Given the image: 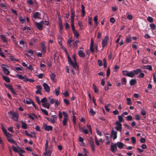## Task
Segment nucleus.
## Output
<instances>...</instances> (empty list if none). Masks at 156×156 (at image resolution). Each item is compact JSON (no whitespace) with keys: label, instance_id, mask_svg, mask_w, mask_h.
<instances>
[{"label":"nucleus","instance_id":"f257e3e1","mask_svg":"<svg viewBox=\"0 0 156 156\" xmlns=\"http://www.w3.org/2000/svg\"><path fill=\"white\" fill-rule=\"evenodd\" d=\"M8 114L9 118L14 119L15 121L18 120L19 115L17 112H13L12 111H10L8 112Z\"/></svg>","mask_w":156,"mask_h":156},{"label":"nucleus","instance_id":"f03ea898","mask_svg":"<svg viewBox=\"0 0 156 156\" xmlns=\"http://www.w3.org/2000/svg\"><path fill=\"white\" fill-rule=\"evenodd\" d=\"M67 58L69 63L72 66L75 70L78 69V67L77 63H74L71 60V58L70 57L69 55H67Z\"/></svg>","mask_w":156,"mask_h":156},{"label":"nucleus","instance_id":"7ed1b4c3","mask_svg":"<svg viewBox=\"0 0 156 156\" xmlns=\"http://www.w3.org/2000/svg\"><path fill=\"white\" fill-rule=\"evenodd\" d=\"M45 118L50 122L53 124L56 123L57 119V116L56 115H53L51 116V118L45 117Z\"/></svg>","mask_w":156,"mask_h":156},{"label":"nucleus","instance_id":"20e7f679","mask_svg":"<svg viewBox=\"0 0 156 156\" xmlns=\"http://www.w3.org/2000/svg\"><path fill=\"white\" fill-rule=\"evenodd\" d=\"M108 40L109 37L107 36L105 37V38L102 40V45L103 48H104L108 45Z\"/></svg>","mask_w":156,"mask_h":156},{"label":"nucleus","instance_id":"39448f33","mask_svg":"<svg viewBox=\"0 0 156 156\" xmlns=\"http://www.w3.org/2000/svg\"><path fill=\"white\" fill-rule=\"evenodd\" d=\"M115 124L117 125L115 128V129L117 131L121 132L122 129V124L118 121L116 122Z\"/></svg>","mask_w":156,"mask_h":156},{"label":"nucleus","instance_id":"423d86ee","mask_svg":"<svg viewBox=\"0 0 156 156\" xmlns=\"http://www.w3.org/2000/svg\"><path fill=\"white\" fill-rule=\"evenodd\" d=\"M2 67L4 73L6 75H9V71L8 69H7V66L3 64L2 65Z\"/></svg>","mask_w":156,"mask_h":156},{"label":"nucleus","instance_id":"0eeeda50","mask_svg":"<svg viewBox=\"0 0 156 156\" xmlns=\"http://www.w3.org/2000/svg\"><path fill=\"white\" fill-rule=\"evenodd\" d=\"M35 26L40 30H42L43 29V25L37 22H34Z\"/></svg>","mask_w":156,"mask_h":156},{"label":"nucleus","instance_id":"6e6552de","mask_svg":"<svg viewBox=\"0 0 156 156\" xmlns=\"http://www.w3.org/2000/svg\"><path fill=\"white\" fill-rule=\"evenodd\" d=\"M111 150L113 153H114L117 150V144L116 143L112 144L110 147Z\"/></svg>","mask_w":156,"mask_h":156},{"label":"nucleus","instance_id":"1a4fd4ad","mask_svg":"<svg viewBox=\"0 0 156 156\" xmlns=\"http://www.w3.org/2000/svg\"><path fill=\"white\" fill-rule=\"evenodd\" d=\"M43 86L45 91L47 92H49L50 91V87L46 83H44L43 84Z\"/></svg>","mask_w":156,"mask_h":156},{"label":"nucleus","instance_id":"9d476101","mask_svg":"<svg viewBox=\"0 0 156 156\" xmlns=\"http://www.w3.org/2000/svg\"><path fill=\"white\" fill-rule=\"evenodd\" d=\"M117 132L115 131L114 129H112L111 133V136L113 137V140H115L117 137Z\"/></svg>","mask_w":156,"mask_h":156},{"label":"nucleus","instance_id":"9b49d317","mask_svg":"<svg viewBox=\"0 0 156 156\" xmlns=\"http://www.w3.org/2000/svg\"><path fill=\"white\" fill-rule=\"evenodd\" d=\"M6 136L9 141L11 143H13L14 144H16V142L12 139H11V137L8 136V134L6 135Z\"/></svg>","mask_w":156,"mask_h":156},{"label":"nucleus","instance_id":"f8f14e48","mask_svg":"<svg viewBox=\"0 0 156 156\" xmlns=\"http://www.w3.org/2000/svg\"><path fill=\"white\" fill-rule=\"evenodd\" d=\"M41 16V14L38 12H36L33 15V17L35 19H40L39 17Z\"/></svg>","mask_w":156,"mask_h":156},{"label":"nucleus","instance_id":"ddd939ff","mask_svg":"<svg viewBox=\"0 0 156 156\" xmlns=\"http://www.w3.org/2000/svg\"><path fill=\"white\" fill-rule=\"evenodd\" d=\"M133 71L134 76L135 75H137L140 73L142 72V70L141 69H136V70H133Z\"/></svg>","mask_w":156,"mask_h":156},{"label":"nucleus","instance_id":"4468645a","mask_svg":"<svg viewBox=\"0 0 156 156\" xmlns=\"http://www.w3.org/2000/svg\"><path fill=\"white\" fill-rule=\"evenodd\" d=\"M41 48L42 52L45 53L46 51V48L45 44L43 43H41Z\"/></svg>","mask_w":156,"mask_h":156},{"label":"nucleus","instance_id":"2eb2a0df","mask_svg":"<svg viewBox=\"0 0 156 156\" xmlns=\"http://www.w3.org/2000/svg\"><path fill=\"white\" fill-rule=\"evenodd\" d=\"M79 56L81 58H84L85 56V54L83 52L82 50H80L78 52Z\"/></svg>","mask_w":156,"mask_h":156},{"label":"nucleus","instance_id":"dca6fc26","mask_svg":"<svg viewBox=\"0 0 156 156\" xmlns=\"http://www.w3.org/2000/svg\"><path fill=\"white\" fill-rule=\"evenodd\" d=\"M44 129L47 131H49V130H52V127L50 126H48L47 125H45L44 126Z\"/></svg>","mask_w":156,"mask_h":156},{"label":"nucleus","instance_id":"f3484780","mask_svg":"<svg viewBox=\"0 0 156 156\" xmlns=\"http://www.w3.org/2000/svg\"><path fill=\"white\" fill-rule=\"evenodd\" d=\"M71 20H74V17L75 16V11L73 9L71 8Z\"/></svg>","mask_w":156,"mask_h":156},{"label":"nucleus","instance_id":"a211bd4d","mask_svg":"<svg viewBox=\"0 0 156 156\" xmlns=\"http://www.w3.org/2000/svg\"><path fill=\"white\" fill-rule=\"evenodd\" d=\"M131 37L130 35H128L126 37L125 43H129L131 41Z\"/></svg>","mask_w":156,"mask_h":156},{"label":"nucleus","instance_id":"6ab92c4d","mask_svg":"<svg viewBox=\"0 0 156 156\" xmlns=\"http://www.w3.org/2000/svg\"><path fill=\"white\" fill-rule=\"evenodd\" d=\"M72 31L75 37L77 38L79 37L80 34L76 30H73Z\"/></svg>","mask_w":156,"mask_h":156},{"label":"nucleus","instance_id":"aec40b11","mask_svg":"<svg viewBox=\"0 0 156 156\" xmlns=\"http://www.w3.org/2000/svg\"><path fill=\"white\" fill-rule=\"evenodd\" d=\"M136 82V81L135 79H132L129 81V84L130 86H133L134 85Z\"/></svg>","mask_w":156,"mask_h":156},{"label":"nucleus","instance_id":"412c9836","mask_svg":"<svg viewBox=\"0 0 156 156\" xmlns=\"http://www.w3.org/2000/svg\"><path fill=\"white\" fill-rule=\"evenodd\" d=\"M0 36L1 37V39L3 41V42L5 44H7L8 42L6 40L5 37L2 35H1Z\"/></svg>","mask_w":156,"mask_h":156},{"label":"nucleus","instance_id":"4be33fe9","mask_svg":"<svg viewBox=\"0 0 156 156\" xmlns=\"http://www.w3.org/2000/svg\"><path fill=\"white\" fill-rule=\"evenodd\" d=\"M3 79L7 83H9L10 82V80L9 78L7 76H3Z\"/></svg>","mask_w":156,"mask_h":156},{"label":"nucleus","instance_id":"5701e85b","mask_svg":"<svg viewBox=\"0 0 156 156\" xmlns=\"http://www.w3.org/2000/svg\"><path fill=\"white\" fill-rule=\"evenodd\" d=\"M50 104L48 102H46L45 103L42 104V105L43 107L48 109H49L50 108Z\"/></svg>","mask_w":156,"mask_h":156},{"label":"nucleus","instance_id":"b1692460","mask_svg":"<svg viewBox=\"0 0 156 156\" xmlns=\"http://www.w3.org/2000/svg\"><path fill=\"white\" fill-rule=\"evenodd\" d=\"M21 122L22 123L21 126L22 128L23 129H27V127L26 123L24 122L22 120L21 121Z\"/></svg>","mask_w":156,"mask_h":156},{"label":"nucleus","instance_id":"393cba45","mask_svg":"<svg viewBox=\"0 0 156 156\" xmlns=\"http://www.w3.org/2000/svg\"><path fill=\"white\" fill-rule=\"evenodd\" d=\"M146 112L144 110L142 109L141 110V114L142 115L144 116L143 117L144 119H146Z\"/></svg>","mask_w":156,"mask_h":156},{"label":"nucleus","instance_id":"a878e982","mask_svg":"<svg viewBox=\"0 0 156 156\" xmlns=\"http://www.w3.org/2000/svg\"><path fill=\"white\" fill-rule=\"evenodd\" d=\"M4 84L5 87L7 88L9 90H10L13 88L12 86L9 84H7L5 83Z\"/></svg>","mask_w":156,"mask_h":156},{"label":"nucleus","instance_id":"bb28decb","mask_svg":"<svg viewBox=\"0 0 156 156\" xmlns=\"http://www.w3.org/2000/svg\"><path fill=\"white\" fill-rule=\"evenodd\" d=\"M117 146L118 148L121 149L123 148V147L124 145V144L121 142H118L117 143Z\"/></svg>","mask_w":156,"mask_h":156},{"label":"nucleus","instance_id":"cd10ccee","mask_svg":"<svg viewBox=\"0 0 156 156\" xmlns=\"http://www.w3.org/2000/svg\"><path fill=\"white\" fill-rule=\"evenodd\" d=\"M2 129L5 136L7 134L11 135V134L7 132V130L5 129V127L3 126H2Z\"/></svg>","mask_w":156,"mask_h":156},{"label":"nucleus","instance_id":"c85d7f7f","mask_svg":"<svg viewBox=\"0 0 156 156\" xmlns=\"http://www.w3.org/2000/svg\"><path fill=\"white\" fill-rule=\"evenodd\" d=\"M127 74V76L128 77H133L134 76V74L133 73V71L129 72L128 74Z\"/></svg>","mask_w":156,"mask_h":156},{"label":"nucleus","instance_id":"c756f323","mask_svg":"<svg viewBox=\"0 0 156 156\" xmlns=\"http://www.w3.org/2000/svg\"><path fill=\"white\" fill-rule=\"evenodd\" d=\"M48 100H49V104H53L54 103H55V99L52 98L51 97H50L48 98Z\"/></svg>","mask_w":156,"mask_h":156},{"label":"nucleus","instance_id":"7c9ffc66","mask_svg":"<svg viewBox=\"0 0 156 156\" xmlns=\"http://www.w3.org/2000/svg\"><path fill=\"white\" fill-rule=\"evenodd\" d=\"M58 88L55 89V90L56 95L57 96H58V95L60 93V87L58 86Z\"/></svg>","mask_w":156,"mask_h":156},{"label":"nucleus","instance_id":"2f4dec72","mask_svg":"<svg viewBox=\"0 0 156 156\" xmlns=\"http://www.w3.org/2000/svg\"><path fill=\"white\" fill-rule=\"evenodd\" d=\"M20 45H21V46H19L18 45H17L20 48H23L24 47V42L23 40L20 41Z\"/></svg>","mask_w":156,"mask_h":156},{"label":"nucleus","instance_id":"473e14b6","mask_svg":"<svg viewBox=\"0 0 156 156\" xmlns=\"http://www.w3.org/2000/svg\"><path fill=\"white\" fill-rule=\"evenodd\" d=\"M74 20H71V26L72 28V31L76 30L74 26Z\"/></svg>","mask_w":156,"mask_h":156},{"label":"nucleus","instance_id":"72a5a7b5","mask_svg":"<svg viewBox=\"0 0 156 156\" xmlns=\"http://www.w3.org/2000/svg\"><path fill=\"white\" fill-rule=\"evenodd\" d=\"M123 116V115L122 114H121V115H119L118 116V119L119 120V122L120 123L122 122L123 121V119L122 116Z\"/></svg>","mask_w":156,"mask_h":156},{"label":"nucleus","instance_id":"f704fd0d","mask_svg":"<svg viewBox=\"0 0 156 156\" xmlns=\"http://www.w3.org/2000/svg\"><path fill=\"white\" fill-rule=\"evenodd\" d=\"M127 82L126 80L125 77H123L122 79V84L124 85H126V83Z\"/></svg>","mask_w":156,"mask_h":156},{"label":"nucleus","instance_id":"c9c22d12","mask_svg":"<svg viewBox=\"0 0 156 156\" xmlns=\"http://www.w3.org/2000/svg\"><path fill=\"white\" fill-rule=\"evenodd\" d=\"M48 101V99L46 97H44L42 98L41 100V102L42 104L45 103L46 102H47V101Z\"/></svg>","mask_w":156,"mask_h":156},{"label":"nucleus","instance_id":"e433bc0d","mask_svg":"<svg viewBox=\"0 0 156 156\" xmlns=\"http://www.w3.org/2000/svg\"><path fill=\"white\" fill-rule=\"evenodd\" d=\"M127 104L128 105H132L131 100L130 98H127L126 99Z\"/></svg>","mask_w":156,"mask_h":156},{"label":"nucleus","instance_id":"4c0bfd02","mask_svg":"<svg viewBox=\"0 0 156 156\" xmlns=\"http://www.w3.org/2000/svg\"><path fill=\"white\" fill-rule=\"evenodd\" d=\"M93 87L94 92L96 93H97L98 92V89L94 84H93Z\"/></svg>","mask_w":156,"mask_h":156},{"label":"nucleus","instance_id":"58836bf2","mask_svg":"<svg viewBox=\"0 0 156 156\" xmlns=\"http://www.w3.org/2000/svg\"><path fill=\"white\" fill-rule=\"evenodd\" d=\"M41 110L42 111V112L46 115H48V114L47 111L45 110L43 108H41Z\"/></svg>","mask_w":156,"mask_h":156},{"label":"nucleus","instance_id":"ea45409f","mask_svg":"<svg viewBox=\"0 0 156 156\" xmlns=\"http://www.w3.org/2000/svg\"><path fill=\"white\" fill-rule=\"evenodd\" d=\"M68 119H66V118H64L63 120L62 121V124L64 126H65L68 120Z\"/></svg>","mask_w":156,"mask_h":156},{"label":"nucleus","instance_id":"a19ab883","mask_svg":"<svg viewBox=\"0 0 156 156\" xmlns=\"http://www.w3.org/2000/svg\"><path fill=\"white\" fill-rule=\"evenodd\" d=\"M52 151L51 148H49L48 150H47V156H51Z\"/></svg>","mask_w":156,"mask_h":156},{"label":"nucleus","instance_id":"79ce46f5","mask_svg":"<svg viewBox=\"0 0 156 156\" xmlns=\"http://www.w3.org/2000/svg\"><path fill=\"white\" fill-rule=\"evenodd\" d=\"M50 77L52 80H54L55 79V75L54 73H51L50 75Z\"/></svg>","mask_w":156,"mask_h":156},{"label":"nucleus","instance_id":"37998d69","mask_svg":"<svg viewBox=\"0 0 156 156\" xmlns=\"http://www.w3.org/2000/svg\"><path fill=\"white\" fill-rule=\"evenodd\" d=\"M150 27L152 30H154L155 29L156 26L154 23H151L150 25Z\"/></svg>","mask_w":156,"mask_h":156},{"label":"nucleus","instance_id":"c03bdc74","mask_svg":"<svg viewBox=\"0 0 156 156\" xmlns=\"http://www.w3.org/2000/svg\"><path fill=\"white\" fill-rule=\"evenodd\" d=\"M129 72L127 70H123L122 71V73L125 76H128Z\"/></svg>","mask_w":156,"mask_h":156},{"label":"nucleus","instance_id":"a18cd8bd","mask_svg":"<svg viewBox=\"0 0 156 156\" xmlns=\"http://www.w3.org/2000/svg\"><path fill=\"white\" fill-rule=\"evenodd\" d=\"M124 126H125V127H126L128 129L130 130H132L133 129L132 128H131L130 126L126 124H124Z\"/></svg>","mask_w":156,"mask_h":156},{"label":"nucleus","instance_id":"49530a36","mask_svg":"<svg viewBox=\"0 0 156 156\" xmlns=\"http://www.w3.org/2000/svg\"><path fill=\"white\" fill-rule=\"evenodd\" d=\"M39 78L41 79L44 77V75L42 73H40L37 76Z\"/></svg>","mask_w":156,"mask_h":156},{"label":"nucleus","instance_id":"de8ad7c7","mask_svg":"<svg viewBox=\"0 0 156 156\" xmlns=\"http://www.w3.org/2000/svg\"><path fill=\"white\" fill-rule=\"evenodd\" d=\"M131 139L133 144H135L136 143V139L135 137L132 136L131 138Z\"/></svg>","mask_w":156,"mask_h":156},{"label":"nucleus","instance_id":"09e8293b","mask_svg":"<svg viewBox=\"0 0 156 156\" xmlns=\"http://www.w3.org/2000/svg\"><path fill=\"white\" fill-rule=\"evenodd\" d=\"M98 64L99 66H102V62L101 60L98 59Z\"/></svg>","mask_w":156,"mask_h":156},{"label":"nucleus","instance_id":"8fccbe9b","mask_svg":"<svg viewBox=\"0 0 156 156\" xmlns=\"http://www.w3.org/2000/svg\"><path fill=\"white\" fill-rule=\"evenodd\" d=\"M127 18L129 20H131L133 19V17L132 15L128 14L127 16Z\"/></svg>","mask_w":156,"mask_h":156},{"label":"nucleus","instance_id":"3c124183","mask_svg":"<svg viewBox=\"0 0 156 156\" xmlns=\"http://www.w3.org/2000/svg\"><path fill=\"white\" fill-rule=\"evenodd\" d=\"M16 76L20 79L23 80V79H24L23 77L21 75L17 74L16 75Z\"/></svg>","mask_w":156,"mask_h":156},{"label":"nucleus","instance_id":"603ef678","mask_svg":"<svg viewBox=\"0 0 156 156\" xmlns=\"http://www.w3.org/2000/svg\"><path fill=\"white\" fill-rule=\"evenodd\" d=\"M110 69L109 68H108L107 70V74L106 76L107 77H108L110 74Z\"/></svg>","mask_w":156,"mask_h":156},{"label":"nucleus","instance_id":"864d4df0","mask_svg":"<svg viewBox=\"0 0 156 156\" xmlns=\"http://www.w3.org/2000/svg\"><path fill=\"white\" fill-rule=\"evenodd\" d=\"M147 20L150 23L153 22V19L152 17L150 16H148L147 18Z\"/></svg>","mask_w":156,"mask_h":156},{"label":"nucleus","instance_id":"5fc2aeb1","mask_svg":"<svg viewBox=\"0 0 156 156\" xmlns=\"http://www.w3.org/2000/svg\"><path fill=\"white\" fill-rule=\"evenodd\" d=\"M147 62L148 59L147 58H144V59L142 60V62L144 64L147 63Z\"/></svg>","mask_w":156,"mask_h":156},{"label":"nucleus","instance_id":"6e6d98bb","mask_svg":"<svg viewBox=\"0 0 156 156\" xmlns=\"http://www.w3.org/2000/svg\"><path fill=\"white\" fill-rule=\"evenodd\" d=\"M96 132L97 133V134L99 135L100 136H102V134L101 131H99L98 129H96Z\"/></svg>","mask_w":156,"mask_h":156},{"label":"nucleus","instance_id":"4d7b16f0","mask_svg":"<svg viewBox=\"0 0 156 156\" xmlns=\"http://www.w3.org/2000/svg\"><path fill=\"white\" fill-rule=\"evenodd\" d=\"M144 74L143 73H142V72L140 73L139 75L138 76V77H140L141 78H143L144 76Z\"/></svg>","mask_w":156,"mask_h":156},{"label":"nucleus","instance_id":"13d9d810","mask_svg":"<svg viewBox=\"0 0 156 156\" xmlns=\"http://www.w3.org/2000/svg\"><path fill=\"white\" fill-rule=\"evenodd\" d=\"M63 115L64 117V118H66V119H68V116L67 113L65 112H63Z\"/></svg>","mask_w":156,"mask_h":156},{"label":"nucleus","instance_id":"bf43d9fd","mask_svg":"<svg viewBox=\"0 0 156 156\" xmlns=\"http://www.w3.org/2000/svg\"><path fill=\"white\" fill-rule=\"evenodd\" d=\"M90 112L92 114V115H94L96 114V112L93 111V109L92 108L90 109Z\"/></svg>","mask_w":156,"mask_h":156},{"label":"nucleus","instance_id":"052dcab7","mask_svg":"<svg viewBox=\"0 0 156 156\" xmlns=\"http://www.w3.org/2000/svg\"><path fill=\"white\" fill-rule=\"evenodd\" d=\"M63 101L67 105H69L70 102L69 100L66 99H64Z\"/></svg>","mask_w":156,"mask_h":156},{"label":"nucleus","instance_id":"680f3d73","mask_svg":"<svg viewBox=\"0 0 156 156\" xmlns=\"http://www.w3.org/2000/svg\"><path fill=\"white\" fill-rule=\"evenodd\" d=\"M80 41L79 40H77L73 44L74 47H76L77 46V44L79 43Z\"/></svg>","mask_w":156,"mask_h":156},{"label":"nucleus","instance_id":"e2e57ef3","mask_svg":"<svg viewBox=\"0 0 156 156\" xmlns=\"http://www.w3.org/2000/svg\"><path fill=\"white\" fill-rule=\"evenodd\" d=\"M97 16H95L94 18V20L95 24H96V26H98V23H97Z\"/></svg>","mask_w":156,"mask_h":156},{"label":"nucleus","instance_id":"0e129e2a","mask_svg":"<svg viewBox=\"0 0 156 156\" xmlns=\"http://www.w3.org/2000/svg\"><path fill=\"white\" fill-rule=\"evenodd\" d=\"M87 126L88 129L90 132L91 134H92V129L91 128V126L90 125L87 124Z\"/></svg>","mask_w":156,"mask_h":156},{"label":"nucleus","instance_id":"69168bd1","mask_svg":"<svg viewBox=\"0 0 156 156\" xmlns=\"http://www.w3.org/2000/svg\"><path fill=\"white\" fill-rule=\"evenodd\" d=\"M109 21L111 23H114L115 22V20L114 18L111 17L110 18Z\"/></svg>","mask_w":156,"mask_h":156},{"label":"nucleus","instance_id":"338daca9","mask_svg":"<svg viewBox=\"0 0 156 156\" xmlns=\"http://www.w3.org/2000/svg\"><path fill=\"white\" fill-rule=\"evenodd\" d=\"M26 29H27L28 30H30L31 29L30 28V27L28 26H25L23 28V31H25Z\"/></svg>","mask_w":156,"mask_h":156},{"label":"nucleus","instance_id":"774afa93","mask_svg":"<svg viewBox=\"0 0 156 156\" xmlns=\"http://www.w3.org/2000/svg\"><path fill=\"white\" fill-rule=\"evenodd\" d=\"M147 67L146 69L149 70L150 71H151L152 70V66L151 65H147L146 66Z\"/></svg>","mask_w":156,"mask_h":156}]
</instances>
